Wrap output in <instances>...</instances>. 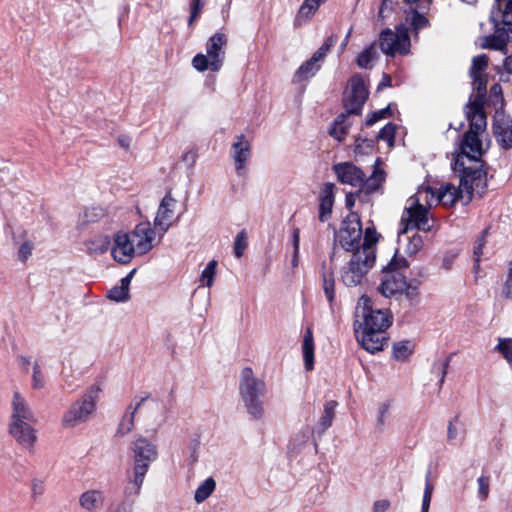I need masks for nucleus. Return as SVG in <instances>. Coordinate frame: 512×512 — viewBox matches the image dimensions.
Wrapping results in <instances>:
<instances>
[{
	"label": "nucleus",
	"mask_w": 512,
	"mask_h": 512,
	"mask_svg": "<svg viewBox=\"0 0 512 512\" xmlns=\"http://www.w3.org/2000/svg\"><path fill=\"white\" fill-rule=\"evenodd\" d=\"M358 313L361 320L355 324V334L362 348L369 353L382 351L387 344V329L392 324V315L387 309L373 308L369 297L359 299Z\"/></svg>",
	"instance_id": "1"
},
{
	"label": "nucleus",
	"mask_w": 512,
	"mask_h": 512,
	"mask_svg": "<svg viewBox=\"0 0 512 512\" xmlns=\"http://www.w3.org/2000/svg\"><path fill=\"white\" fill-rule=\"evenodd\" d=\"M480 163L477 167H466L465 162H454L453 170L460 172L459 185L452 183L442 185L438 192L440 203L452 207L458 201H462L467 205L471 202L474 191L479 194L484 193L487 186V173L484 168L485 162Z\"/></svg>",
	"instance_id": "2"
},
{
	"label": "nucleus",
	"mask_w": 512,
	"mask_h": 512,
	"mask_svg": "<svg viewBox=\"0 0 512 512\" xmlns=\"http://www.w3.org/2000/svg\"><path fill=\"white\" fill-rule=\"evenodd\" d=\"M497 7L491 12L494 34L481 39L480 47L503 51L512 41V0H496Z\"/></svg>",
	"instance_id": "3"
},
{
	"label": "nucleus",
	"mask_w": 512,
	"mask_h": 512,
	"mask_svg": "<svg viewBox=\"0 0 512 512\" xmlns=\"http://www.w3.org/2000/svg\"><path fill=\"white\" fill-rule=\"evenodd\" d=\"M239 392L249 415L254 419H261L264 415L261 398L266 394L264 380L255 377L252 369L245 367L240 376Z\"/></svg>",
	"instance_id": "4"
},
{
	"label": "nucleus",
	"mask_w": 512,
	"mask_h": 512,
	"mask_svg": "<svg viewBox=\"0 0 512 512\" xmlns=\"http://www.w3.org/2000/svg\"><path fill=\"white\" fill-rule=\"evenodd\" d=\"M101 391L99 385L95 384L89 387L82 397L75 401L63 414L61 425L64 428H74L87 422L96 411Z\"/></svg>",
	"instance_id": "5"
},
{
	"label": "nucleus",
	"mask_w": 512,
	"mask_h": 512,
	"mask_svg": "<svg viewBox=\"0 0 512 512\" xmlns=\"http://www.w3.org/2000/svg\"><path fill=\"white\" fill-rule=\"evenodd\" d=\"M228 37L223 32L214 33L206 43V54L198 53L192 59V66L199 72L221 70L225 60Z\"/></svg>",
	"instance_id": "6"
},
{
	"label": "nucleus",
	"mask_w": 512,
	"mask_h": 512,
	"mask_svg": "<svg viewBox=\"0 0 512 512\" xmlns=\"http://www.w3.org/2000/svg\"><path fill=\"white\" fill-rule=\"evenodd\" d=\"M407 265L404 258H398L395 255L383 268V278L378 287V291L383 296L390 298L403 293L406 288V278L399 270L407 267Z\"/></svg>",
	"instance_id": "7"
},
{
	"label": "nucleus",
	"mask_w": 512,
	"mask_h": 512,
	"mask_svg": "<svg viewBox=\"0 0 512 512\" xmlns=\"http://www.w3.org/2000/svg\"><path fill=\"white\" fill-rule=\"evenodd\" d=\"M375 262V255L365 251H355L346 267L342 270V282L348 287L359 285Z\"/></svg>",
	"instance_id": "8"
},
{
	"label": "nucleus",
	"mask_w": 512,
	"mask_h": 512,
	"mask_svg": "<svg viewBox=\"0 0 512 512\" xmlns=\"http://www.w3.org/2000/svg\"><path fill=\"white\" fill-rule=\"evenodd\" d=\"M379 46L381 51L389 56L407 54L410 48V38L407 27L405 25H399L396 27L395 32L390 29L382 31L379 37Z\"/></svg>",
	"instance_id": "9"
},
{
	"label": "nucleus",
	"mask_w": 512,
	"mask_h": 512,
	"mask_svg": "<svg viewBox=\"0 0 512 512\" xmlns=\"http://www.w3.org/2000/svg\"><path fill=\"white\" fill-rule=\"evenodd\" d=\"M133 452L132 470L147 474L150 464L158 457L157 446L143 436H138L131 446Z\"/></svg>",
	"instance_id": "10"
},
{
	"label": "nucleus",
	"mask_w": 512,
	"mask_h": 512,
	"mask_svg": "<svg viewBox=\"0 0 512 512\" xmlns=\"http://www.w3.org/2000/svg\"><path fill=\"white\" fill-rule=\"evenodd\" d=\"M362 225L357 214H350L343 222L337 234V241L346 251H356L360 248Z\"/></svg>",
	"instance_id": "11"
},
{
	"label": "nucleus",
	"mask_w": 512,
	"mask_h": 512,
	"mask_svg": "<svg viewBox=\"0 0 512 512\" xmlns=\"http://www.w3.org/2000/svg\"><path fill=\"white\" fill-rule=\"evenodd\" d=\"M408 203L409 206L404 209L401 217V225L404 227L400 233L405 234L410 229H418L424 232L431 231L432 227L428 221V208L424 204Z\"/></svg>",
	"instance_id": "12"
},
{
	"label": "nucleus",
	"mask_w": 512,
	"mask_h": 512,
	"mask_svg": "<svg viewBox=\"0 0 512 512\" xmlns=\"http://www.w3.org/2000/svg\"><path fill=\"white\" fill-rule=\"evenodd\" d=\"M336 41L337 38L335 36L328 37L312 57L298 68L294 74V80L296 82H303L312 78L319 71L321 62L331 47L335 45Z\"/></svg>",
	"instance_id": "13"
},
{
	"label": "nucleus",
	"mask_w": 512,
	"mask_h": 512,
	"mask_svg": "<svg viewBox=\"0 0 512 512\" xmlns=\"http://www.w3.org/2000/svg\"><path fill=\"white\" fill-rule=\"evenodd\" d=\"M368 97L364 80L360 75H354L349 81V89L345 96V108L348 114H358Z\"/></svg>",
	"instance_id": "14"
},
{
	"label": "nucleus",
	"mask_w": 512,
	"mask_h": 512,
	"mask_svg": "<svg viewBox=\"0 0 512 512\" xmlns=\"http://www.w3.org/2000/svg\"><path fill=\"white\" fill-rule=\"evenodd\" d=\"M36 422L37 421H22L9 423V433L11 436L20 446L29 452L34 450L37 441V431L33 427Z\"/></svg>",
	"instance_id": "15"
},
{
	"label": "nucleus",
	"mask_w": 512,
	"mask_h": 512,
	"mask_svg": "<svg viewBox=\"0 0 512 512\" xmlns=\"http://www.w3.org/2000/svg\"><path fill=\"white\" fill-rule=\"evenodd\" d=\"M156 230L150 222H141L129 234L138 255H144L154 247Z\"/></svg>",
	"instance_id": "16"
},
{
	"label": "nucleus",
	"mask_w": 512,
	"mask_h": 512,
	"mask_svg": "<svg viewBox=\"0 0 512 512\" xmlns=\"http://www.w3.org/2000/svg\"><path fill=\"white\" fill-rule=\"evenodd\" d=\"M488 148L489 142L483 143L480 139V134L466 132L460 143V153L458 156L462 155L469 160H481Z\"/></svg>",
	"instance_id": "17"
},
{
	"label": "nucleus",
	"mask_w": 512,
	"mask_h": 512,
	"mask_svg": "<svg viewBox=\"0 0 512 512\" xmlns=\"http://www.w3.org/2000/svg\"><path fill=\"white\" fill-rule=\"evenodd\" d=\"M136 249L128 233L117 232L114 235V244L111 248V254L115 261L127 264L131 261Z\"/></svg>",
	"instance_id": "18"
},
{
	"label": "nucleus",
	"mask_w": 512,
	"mask_h": 512,
	"mask_svg": "<svg viewBox=\"0 0 512 512\" xmlns=\"http://www.w3.org/2000/svg\"><path fill=\"white\" fill-rule=\"evenodd\" d=\"M175 205L176 200L172 196L171 192H168L159 204L157 214L154 219V227L161 232V236H163L171 226V219L174 215Z\"/></svg>",
	"instance_id": "19"
},
{
	"label": "nucleus",
	"mask_w": 512,
	"mask_h": 512,
	"mask_svg": "<svg viewBox=\"0 0 512 512\" xmlns=\"http://www.w3.org/2000/svg\"><path fill=\"white\" fill-rule=\"evenodd\" d=\"M333 170L341 183L354 187L361 186L365 177L363 171L353 165V162H339L333 166Z\"/></svg>",
	"instance_id": "20"
},
{
	"label": "nucleus",
	"mask_w": 512,
	"mask_h": 512,
	"mask_svg": "<svg viewBox=\"0 0 512 512\" xmlns=\"http://www.w3.org/2000/svg\"><path fill=\"white\" fill-rule=\"evenodd\" d=\"M493 132L498 145L505 150L512 148V124L503 114H498L493 123Z\"/></svg>",
	"instance_id": "21"
},
{
	"label": "nucleus",
	"mask_w": 512,
	"mask_h": 512,
	"mask_svg": "<svg viewBox=\"0 0 512 512\" xmlns=\"http://www.w3.org/2000/svg\"><path fill=\"white\" fill-rule=\"evenodd\" d=\"M22 421H37V419L27 400L19 392H14L10 422Z\"/></svg>",
	"instance_id": "22"
},
{
	"label": "nucleus",
	"mask_w": 512,
	"mask_h": 512,
	"mask_svg": "<svg viewBox=\"0 0 512 512\" xmlns=\"http://www.w3.org/2000/svg\"><path fill=\"white\" fill-rule=\"evenodd\" d=\"M104 493L98 489L83 492L78 499L79 506L85 512H99L104 504Z\"/></svg>",
	"instance_id": "23"
},
{
	"label": "nucleus",
	"mask_w": 512,
	"mask_h": 512,
	"mask_svg": "<svg viewBox=\"0 0 512 512\" xmlns=\"http://www.w3.org/2000/svg\"><path fill=\"white\" fill-rule=\"evenodd\" d=\"M334 184L325 183L319 194V220L326 222L330 219L334 204Z\"/></svg>",
	"instance_id": "24"
},
{
	"label": "nucleus",
	"mask_w": 512,
	"mask_h": 512,
	"mask_svg": "<svg viewBox=\"0 0 512 512\" xmlns=\"http://www.w3.org/2000/svg\"><path fill=\"white\" fill-rule=\"evenodd\" d=\"M467 117L470 121L469 130L467 132H473L481 134L485 131L487 122L486 115L480 103L474 101L466 111Z\"/></svg>",
	"instance_id": "25"
},
{
	"label": "nucleus",
	"mask_w": 512,
	"mask_h": 512,
	"mask_svg": "<svg viewBox=\"0 0 512 512\" xmlns=\"http://www.w3.org/2000/svg\"><path fill=\"white\" fill-rule=\"evenodd\" d=\"M148 398H149V395H146L144 397H141L140 400L137 403H135V405L133 403H131L128 406L127 413L122 417V419L118 425L117 433L119 435L123 436L132 431V429L134 427L135 414L137 413V411L139 410L141 405Z\"/></svg>",
	"instance_id": "26"
},
{
	"label": "nucleus",
	"mask_w": 512,
	"mask_h": 512,
	"mask_svg": "<svg viewBox=\"0 0 512 512\" xmlns=\"http://www.w3.org/2000/svg\"><path fill=\"white\" fill-rule=\"evenodd\" d=\"M145 476L146 474L134 470L131 474L127 472V482L123 490L125 501L140 494Z\"/></svg>",
	"instance_id": "27"
},
{
	"label": "nucleus",
	"mask_w": 512,
	"mask_h": 512,
	"mask_svg": "<svg viewBox=\"0 0 512 512\" xmlns=\"http://www.w3.org/2000/svg\"><path fill=\"white\" fill-rule=\"evenodd\" d=\"M413 204H424L427 208L440 203L438 192L436 193L430 186H420L415 195L408 199Z\"/></svg>",
	"instance_id": "28"
},
{
	"label": "nucleus",
	"mask_w": 512,
	"mask_h": 512,
	"mask_svg": "<svg viewBox=\"0 0 512 512\" xmlns=\"http://www.w3.org/2000/svg\"><path fill=\"white\" fill-rule=\"evenodd\" d=\"M338 403L334 400L327 401L324 404V411L322 416L320 417L318 423L313 429V433H317L318 435H322L325 433V431L331 427L334 417H335V410Z\"/></svg>",
	"instance_id": "29"
},
{
	"label": "nucleus",
	"mask_w": 512,
	"mask_h": 512,
	"mask_svg": "<svg viewBox=\"0 0 512 512\" xmlns=\"http://www.w3.org/2000/svg\"><path fill=\"white\" fill-rule=\"evenodd\" d=\"M381 162H375V168L373 173L366 180L363 179L362 187L367 193H373L379 189L383 181L385 180V172L380 168Z\"/></svg>",
	"instance_id": "30"
},
{
	"label": "nucleus",
	"mask_w": 512,
	"mask_h": 512,
	"mask_svg": "<svg viewBox=\"0 0 512 512\" xmlns=\"http://www.w3.org/2000/svg\"><path fill=\"white\" fill-rule=\"evenodd\" d=\"M303 359L305 363V368L307 370H312L314 365V340L313 334L310 328H308L305 332L303 345Z\"/></svg>",
	"instance_id": "31"
},
{
	"label": "nucleus",
	"mask_w": 512,
	"mask_h": 512,
	"mask_svg": "<svg viewBox=\"0 0 512 512\" xmlns=\"http://www.w3.org/2000/svg\"><path fill=\"white\" fill-rule=\"evenodd\" d=\"M87 252L89 254H103L111 246V241L107 235H97L85 242Z\"/></svg>",
	"instance_id": "32"
},
{
	"label": "nucleus",
	"mask_w": 512,
	"mask_h": 512,
	"mask_svg": "<svg viewBox=\"0 0 512 512\" xmlns=\"http://www.w3.org/2000/svg\"><path fill=\"white\" fill-rule=\"evenodd\" d=\"M378 53L375 43L365 48L357 57V65L363 69H370L373 62L377 59Z\"/></svg>",
	"instance_id": "33"
},
{
	"label": "nucleus",
	"mask_w": 512,
	"mask_h": 512,
	"mask_svg": "<svg viewBox=\"0 0 512 512\" xmlns=\"http://www.w3.org/2000/svg\"><path fill=\"white\" fill-rule=\"evenodd\" d=\"M234 160H247L250 157V143L244 136H238L232 145Z\"/></svg>",
	"instance_id": "34"
},
{
	"label": "nucleus",
	"mask_w": 512,
	"mask_h": 512,
	"mask_svg": "<svg viewBox=\"0 0 512 512\" xmlns=\"http://www.w3.org/2000/svg\"><path fill=\"white\" fill-rule=\"evenodd\" d=\"M216 482L212 477L207 478L195 491L194 500L196 503L204 502L215 490Z\"/></svg>",
	"instance_id": "35"
},
{
	"label": "nucleus",
	"mask_w": 512,
	"mask_h": 512,
	"mask_svg": "<svg viewBox=\"0 0 512 512\" xmlns=\"http://www.w3.org/2000/svg\"><path fill=\"white\" fill-rule=\"evenodd\" d=\"M350 126L346 115L341 114L336 118L332 128L330 129V135L338 141H342L347 134V130Z\"/></svg>",
	"instance_id": "36"
},
{
	"label": "nucleus",
	"mask_w": 512,
	"mask_h": 512,
	"mask_svg": "<svg viewBox=\"0 0 512 512\" xmlns=\"http://www.w3.org/2000/svg\"><path fill=\"white\" fill-rule=\"evenodd\" d=\"M413 352V345L409 340H403L393 345L392 354L397 361H405Z\"/></svg>",
	"instance_id": "37"
},
{
	"label": "nucleus",
	"mask_w": 512,
	"mask_h": 512,
	"mask_svg": "<svg viewBox=\"0 0 512 512\" xmlns=\"http://www.w3.org/2000/svg\"><path fill=\"white\" fill-rule=\"evenodd\" d=\"M377 241H378V236H377L376 230L374 228H366L363 242L360 245V248H358L356 251H365V255L367 254V256L369 254L375 255L373 245Z\"/></svg>",
	"instance_id": "38"
},
{
	"label": "nucleus",
	"mask_w": 512,
	"mask_h": 512,
	"mask_svg": "<svg viewBox=\"0 0 512 512\" xmlns=\"http://www.w3.org/2000/svg\"><path fill=\"white\" fill-rule=\"evenodd\" d=\"M406 22L413 28L415 33L429 25L428 19L416 10H411L407 14Z\"/></svg>",
	"instance_id": "39"
},
{
	"label": "nucleus",
	"mask_w": 512,
	"mask_h": 512,
	"mask_svg": "<svg viewBox=\"0 0 512 512\" xmlns=\"http://www.w3.org/2000/svg\"><path fill=\"white\" fill-rule=\"evenodd\" d=\"M495 350L498 351L512 367V338H499Z\"/></svg>",
	"instance_id": "40"
},
{
	"label": "nucleus",
	"mask_w": 512,
	"mask_h": 512,
	"mask_svg": "<svg viewBox=\"0 0 512 512\" xmlns=\"http://www.w3.org/2000/svg\"><path fill=\"white\" fill-rule=\"evenodd\" d=\"M316 13L308 4L302 3L294 19V25L299 27L309 22Z\"/></svg>",
	"instance_id": "41"
},
{
	"label": "nucleus",
	"mask_w": 512,
	"mask_h": 512,
	"mask_svg": "<svg viewBox=\"0 0 512 512\" xmlns=\"http://www.w3.org/2000/svg\"><path fill=\"white\" fill-rule=\"evenodd\" d=\"M488 56L485 54L478 55L472 59L470 75H484L488 66Z\"/></svg>",
	"instance_id": "42"
},
{
	"label": "nucleus",
	"mask_w": 512,
	"mask_h": 512,
	"mask_svg": "<svg viewBox=\"0 0 512 512\" xmlns=\"http://www.w3.org/2000/svg\"><path fill=\"white\" fill-rule=\"evenodd\" d=\"M216 267H217V261L211 260L205 267V269L202 271L200 281L202 285H205L207 287H211L214 282V277L216 274Z\"/></svg>",
	"instance_id": "43"
},
{
	"label": "nucleus",
	"mask_w": 512,
	"mask_h": 512,
	"mask_svg": "<svg viewBox=\"0 0 512 512\" xmlns=\"http://www.w3.org/2000/svg\"><path fill=\"white\" fill-rule=\"evenodd\" d=\"M423 238L418 233L413 234V236L408 238V243L406 245V253L408 255L417 254L423 247Z\"/></svg>",
	"instance_id": "44"
},
{
	"label": "nucleus",
	"mask_w": 512,
	"mask_h": 512,
	"mask_svg": "<svg viewBox=\"0 0 512 512\" xmlns=\"http://www.w3.org/2000/svg\"><path fill=\"white\" fill-rule=\"evenodd\" d=\"M247 233L245 230H241L234 241V254L237 258H241L247 248Z\"/></svg>",
	"instance_id": "45"
},
{
	"label": "nucleus",
	"mask_w": 512,
	"mask_h": 512,
	"mask_svg": "<svg viewBox=\"0 0 512 512\" xmlns=\"http://www.w3.org/2000/svg\"><path fill=\"white\" fill-rule=\"evenodd\" d=\"M323 290L330 304L335 299V280L332 274L323 276Z\"/></svg>",
	"instance_id": "46"
},
{
	"label": "nucleus",
	"mask_w": 512,
	"mask_h": 512,
	"mask_svg": "<svg viewBox=\"0 0 512 512\" xmlns=\"http://www.w3.org/2000/svg\"><path fill=\"white\" fill-rule=\"evenodd\" d=\"M433 491L434 486L430 482L429 476H427L422 499L421 512H429Z\"/></svg>",
	"instance_id": "47"
},
{
	"label": "nucleus",
	"mask_w": 512,
	"mask_h": 512,
	"mask_svg": "<svg viewBox=\"0 0 512 512\" xmlns=\"http://www.w3.org/2000/svg\"><path fill=\"white\" fill-rule=\"evenodd\" d=\"M488 234V229H484L480 235V237L476 240L473 248L474 261L476 262V266L479 267L480 257L482 255V249L486 244V236Z\"/></svg>",
	"instance_id": "48"
},
{
	"label": "nucleus",
	"mask_w": 512,
	"mask_h": 512,
	"mask_svg": "<svg viewBox=\"0 0 512 512\" xmlns=\"http://www.w3.org/2000/svg\"><path fill=\"white\" fill-rule=\"evenodd\" d=\"M34 250V243L31 240H25L18 248V259L22 263H26V261L31 257L32 252Z\"/></svg>",
	"instance_id": "49"
},
{
	"label": "nucleus",
	"mask_w": 512,
	"mask_h": 512,
	"mask_svg": "<svg viewBox=\"0 0 512 512\" xmlns=\"http://www.w3.org/2000/svg\"><path fill=\"white\" fill-rule=\"evenodd\" d=\"M396 126L389 123L385 127L381 129L379 132V139L385 141L388 144V147H392L394 144Z\"/></svg>",
	"instance_id": "50"
},
{
	"label": "nucleus",
	"mask_w": 512,
	"mask_h": 512,
	"mask_svg": "<svg viewBox=\"0 0 512 512\" xmlns=\"http://www.w3.org/2000/svg\"><path fill=\"white\" fill-rule=\"evenodd\" d=\"M108 298L115 302H125L130 299V294L120 286H115L109 290Z\"/></svg>",
	"instance_id": "51"
},
{
	"label": "nucleus",
	"mask_w": 512,
	"mask_h": 512,
	"mask_svg": "<svg viewBox=\"0 0 512 512\" xmlns=\"http://www.w3.org/2000/svg\"><path fill=\"white\" fill-rule=\"evenodd\" d=\"M45 385V378L40 368V365L35 362L33 365V375H32V387L34 389H42Z\"/></svg>",
	"instance_id": "52"
},
{
	"label": "nucleus",
	"mask_w": 512,
	"mask_h": 512,
	"mask_svg": "<svg viewBox=\"0 0 512 512\" xmlns=\"http://www.w3.org/2000/svg\"><path fill=\"white\" fill-rule=\"evenodd\" d=\"M478 482V497L480 500H486L490 491V479L488 476H480Z\"/></svg>",
	"instance_id": "53"
},
{
	"label": "nucleus",
	"mask_w": 512,
	"mask_h": 512,
	"mask_svg": "<svg viewBox=\"0 0 512 512\" xmlns=\"http://www.w3.org/2000/svg\"><path fill=\"white\" fill-rule=\"evenodd\" d=\"M292 244H293L292 266L296 267L298 265V255H299V246H300V229L299 228L293 229Z\"/></svg>",
	"instance_id": "54"
},
{
	"label": "nucleus",
	"mask_w": 512,
	"mask_h": 512,
	"mask_svg": "<svg viewBox=\"0 0 512 512\" xmlns=\"http://www.w3.org/2000/svg\"><path fill=\"white\" fill-rule=\"evenodd\" d=\"M390 115H391V109H390L389 106L386 107V108H383V109H381L379 111H375L366 119V125L367 126H372L377 121H379L381 119H384V118H387Z\"/></svg>",
	"instance_id": "55"
},
{
	"label": "nucleus",
	"mask_w": 512,
	"mask_h": 512,
	"mask_svg": "<svg viewBox=\"0 0 512 512\" xmlns=\"http://www.w3.org/2000/svg\"><path fill=\"white\" fill-rule=\"evenodd\" d=\"M203 6L204 3L202 2V0H192L190 7L191 14L188 20L189 26H191L193 22L200 16Z\"/></svg>",
	"instance_id": "56"
},
{
	"label": "nucleus",
	"mask_w": 512,
	"mask_h": 512,
	"mask_svg": "<svg viewBox=\"0 0 512 512\" xmlns=\"http://www.w3.org/2000/svg\"><path fill=\"white\" fill-rule=\"evenodd\" d=\"M475 89L479 94H484L487 86V75H471Z\"/></svg>",
	"instance_id": "57"
},
{
	"label": "nucleus",
	"mask_w": 512,
	"mask_h": 512,
	"mask_svg": "<svg viewBox=\"0 0 512 512\" xmlns=\"http://www.w3.org/2000/svg\"><path fill=\"white\" fill-rule=\"evenodd\" d=\"M503 295L506 298L512 297V260L509 262L508 276L503 287Z\"/></svg>",
	"instance_id": "58"
},
{
	"label": "nucleus",
	"mask_w": 512,
	"mask_h": 512,
	"mask_svg": "<svg viewBox=\"0 0 512 512\" xmlns=\"http://www.w3.org/2000/svg\"><path fill=\"white\" fill-rule=\"evenodd\" d=\"M44 481L41 479L32 480V497L36 499L44 493Z\"/></svg>",
	"instance_id": "59"
},
{
	"label": "nucleus",
	"mask_w": 512,
	"mask_h": 512,
	"mask_svg": "<svg viewBox=\"0 0 512 512\" xmlns=\"http://www.w3.org/2000/svg\"><path fill=\"white\" fill-rule=\"evenodd\" d=\"M459 420V416H455L453 420H451L448 424L447 428V440L452 441L455 439L458 435V430L455 426V423H457Z\"/></svg>",
	"instance_id": "60"
},
{
	"label": "nucleus",
	"mask_w": 512,
	"mask_h": 512,
	"mask_svg": "<svg viewBox=\"0 0 512 512\" xmlns=\"http://www.w3.org/2000/svg\"><path fill=\"white\" fill-rule=\"evenodd\" d=\"M403 293H405L406 297L411 301L415 302L418 298V290L417 287H414L410 284L406 283V288L404 289Z\"/></svg>",
	"instance_id": "61"
},
{
	"label": "nucleus",
	"mask_w": 512,
	"mask_h": 512,
	"mask_svg": "<svg viewBox=\"0 0 512 512\" xmlns=\"http://www.w3.org/2000/svg\"><path fill=\"white\" fill-rule=\"evenodd\" d=\"M389 410V404L388 403H383L380 407H379V410H378V418H377V423L378 425L382 426L384 424V420H385V415L386 413L388 412Z\"/></svg>",
	"instance_id": "62"
},
{
	"label": "nucleus",
	"mask_w": 512,
	"mask_h": 512,
	"mask_svg": "<svg viewBox=\"0 0 512 512\" xmlns=\"http://www.w3.org/2000/svg\"><path fill=\"white\" fill-rule=\"evenodd\" d=\"M390 507L388 500H378L374 503L373 512H385Z\"/></svg>",
	"instance_id": "63"
},
{
	"label": "nucleus",
	"mask_w": 512,
	"mask_h": 512,
	"mask_svg": "<svg viewBox=\"0 0 512 512\" xmlns=\"http://www.w3.org/2000/svg\"><path fill=\"white\" fill-rule=\"evenodd\" d=\"M134 273H135V270H132L120 281V287L123 288L126 292H129V286H130L131 280L134 276Z\"/></svg>",
	"instance_id": "64"
}]
</instances>
